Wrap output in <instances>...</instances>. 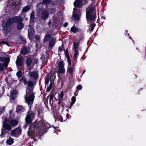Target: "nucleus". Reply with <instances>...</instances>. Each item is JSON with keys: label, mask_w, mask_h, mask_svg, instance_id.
<instances>
[{"label": "nucleus", "mask_w": 146, "mask_h": 146, "mask_svg": "<svg viewBox=\"0 0 146 146\" xmlns=\"http://www.w3.org/2000/svg\"><path fill=\"white\" fill-rule=\"evenodd\" d=\"M20 39L23 42H26V40L24 37H20Z\"/></svg>", "instance_id": "nucleus-54"}, {"label": "nucleus", "mask_w": 146, "mask_h": 146, "mask_svg": "<svg viewBox=\"0 0 146 146\" xmlns=\"http://www.w3.org/2000/svg\"><path fill=\"white\" fill-rule=\"evenodd\" d=\"M68 66H71V60H68Z\"/></svg>", "instance_id": "nucleus-56"}, {"label": "nucleus", "mask_w": 146, "mask_h": 146, "mask_svg": "<svg viewBox=\"0 0 146 146\" xmlns=\"http://www.w3.org/2000/svg\"><path fill=\"white\" fill-rule=\"evenodd\" d=\"M29 50H28L27 48L26 47H24L22 49L20 52V54H21L23 55H25L29 53Z\"/></svg>", "instance_id": "nucleus-22"}, {"label": "nucleus", "mask_w": 146, "mask_h": 146, "mask_svg": "<svg viewBox=\"0 0 146 146\" xmlns=\"http://www.w3.org/2000/svg\"><path fill=\"white\" fill-rule=\"evenodd\" d=\"M83 4V2L80 1V0H76L74 3V6L76 8L82 7Z\"/></svg>", "instance_id": "nucleus-15"}, {"label": "nucleus", "mask_w": 146, "mask_h": 146, "mask_svg": "<svg viewBox=\"0 0 146 146\" xmlns=\"http://www.w3.org/2000/svg\"><path fill=\"white\" fill-rule=\"evenodd\" d=\"M80 1H81L82 2H83V3L84 1L85 4H86L87 3V0H80Z\"/></svg>", "instance_id": "nucleus-62"}, {"label": "nucleus", "mask_w": 146, "mask_h": 146, "mask_svg": "<svg viewBox=\"0 0 146 146\" xmlns=\"http://www.w3.org/2000/svg\"><path fill=\"white\" fill-rule=\"evenodd\" d=\"M18 124V121L15 119H11L10 121V124L12 127H14L17 125Z\"/></svg>", "instance_id": "nucleus-18"}, {"label": "nucleus", "mask_w": 146, "mask_h": 146, "mask_svg": "<svg viewBox=\"0 0 146 146\" xmlns=\"http://www.w3.org/2000/svg\"><path fill=\"white\" fill-rule=\"evenodd\" d=\"M23 58L19 57V56H17V60L16 61V64L17 66H22L23 65Z\"/></svg>", "instance_id": "nucleus-14"}, {"label": "nucleus", "mask_w": 146, "mask_h": 146, "mask_svg": "<svg viewBox=\"0 0 146 146\" xmlns=\"http://www.w3.org/2000/svg\"><path fill=\"white\" fill-rule=\"evenodd\" d=\"M14 139L10 137H9V138L7 139L6 141V145H12L14 142Z\"/></svg>", "instance_id": "nucleus-17"}, {"label": "nucleus", "mask_w": 146, "mask_h": 146, "mask_svg": "<svg viewBox=\"0 0 146 146\" xmlns=\"http://www.w3.org/2000/svg\"><path fill=\"white\" fill-rule=\"evenodd\" d=\"M94 8L92 7L86 12V17L87 21L93 23L96 21V13L94 11Z\"/></svg>", "instance_id": "nucleus-3"}, {"label": "nucleus", "mask_w": 146, "mask_h": 146, "mask_svg": "<svg viewBox=\"0 0 146 146\" xmlns=\"http://www.w3.org/2000/svg\"><path fill=\"white\" fill-rule=\"evenodd\" d=\"M5 109V107H2L0 108V115L4 111Z\"/></svg>", "instance_id": "nucleus-47"}, {"label": "nucleus", "mask_w": 146, "mask_h": 146, "mask_svg": "<svg viewBox=\"0 0 146 146\" xmlns=\"http://www.w3.org/2000/svg\"><path fill=\"white\" fill-rule=\"evenodd\" d=\"M2 27L3 31L4 33L6 35L8 34V33L10 32L12 29L11 26L13 25L12 21L9 19L5 23H2Z\"/></svg>", "instance_id": "nucleus-4"}, {"label": "nucleus", "mask_w": 146, "mask_h": 146, "mask_svg": "<svg viewBox=\"0 0 146 146\" xmlns=\"http://www.w3.org/2000/svg\"><path fill=\"white\" fill-rule=\"evenodd\" d=\"M80 11L76 8H74L73 12V14L74 13L73 15V17L74 18L75 20L79 21L80 19V15H78Z\"/></svg>", "instance_id": "nucleus-12"}, {"label": "nucleus", "mask_w": 146, "mask_h": 146, "mask_svg": "<svg viewBox=\"0 0 146 146\" xmlns=\"http://www.w3.org/2000/svg\"><path fill=\"white\" fill-rule=\"evenodd\" d=\"M7 131L6 130H5L4 128H3L2 127L1 129V133L0 134V136H1V138L5 136V135L7 133H8L9 132Z\"/></svg>", "instance_id": "nucleus-20"}, {"label": "nucleus", "mask_w": 146, "mask_h": 146, "mask_svg": "<svg viewBox=\"0 0 146 146\" xmlns=\"http://www.w3.org/2000/svg\"><path fill=\"white\" fill-rule=\"evenodd\" d=\"M64 104L65 103L63 102H61L60 105L62 107L64 108Z\"/></svg>", "instance_id": "nucleus-60"}, {"label": "nucleus", "mask_w": 146, "mask_h": 146, "mask_svg": "<svg viewBox=\"0 0 146 146\" xmlns=\"http://www.w3.org/2000/svg\"><path fill=\"white\" fill-rule=\"evenodd\" d=\"M25 97L26 102L28 104L29 108L25 117V125L24 126L25 128L27 126L31 123L35 118L34 112L31 110V106L33 104L35 99L34 94H32L30 96H27Z\"/></svg>", "instance_id": "nucleus-1"}, {"label": "nucleus", "mask_w": 146, "mask_h": 146, "mask_svg": "<svg viewBox=\"0 0 146 146\" xmlns=\"http://www.w3.org/2000/svg\"><path fill=\"white\" fill-rule=\"evenodd\" d=\"M76 60H75L74 62H73L72 63V66L74 68V66L76 64Z\"/></svg>", "instance_id": "nucleus-59"}, {"label": "nucleus", "mask_w": 146, "mask_h": 146, "mask_svg": "<svg viewBox=\"0 0 146 146\" xmlns=\"http://www.w3.org/2000/svg\"><path fill=\"white\" fill-rule=\"evenodd\" d=\"M35 109L36 111L37 110L38 115H40V114L42 112V108H37L36 107H35Z\"/></svg>", "instance_id": "nucleus-38"}, {"label": "nucleus", "mask_w": 146, "mask_h": 146, "mask_svg": "<svg viewBox=\"0 0 146 146\" xmlns=\"http://www.w3.org/2000/svg\"><path fill=\"white\" fill-rule=\"evenodd\" d=\"M7 44V45L8 46H9V43L5 41H1L0 42V45L1 44Z\"/></svg>", "instance_id": "nucleus-48"}, {"label": "nucleus", "mask_w": 146, "mask_h": 146, "mask_svg": "<svg viewBox=\"0 0 146 146\" xmlns=\"http://www.w3.org/2000/svg\"><path fill=\"white\" fill-rule=\"evenodd\" d=\"M76 101V98L75 96H73L71 98V102L70 104L72 105H73Z\"/></svg>", "instance_id": "nucleus-41"}, {"label": "nucleus", "mask_w": 146, "mask_h": 146, "mask_svg": "<svg viewBox=\"0 0 146 146\" xmlns=\"http://www.w3.org/2000/svg\"><path fill=\"white\" fill-rule=\"evenodd\" d=\"M58 51L61 52V51H63V49H62V48L60 46L58 47Z\"/></svg>", "instance_id": "nucleus-57"}, {"label": "nucleus", "mask_w": 146, "mask_h": 146, "mask_svg": "<svg viewBox=\"0 0 146 146\" xmlns=\"http://www.w3.org/2000/svg\"><path fill=\"white\" fill-rule=\"evenodd\" d=\"M78 31V28L75 27L74 26H72L70 29V31L74 33H76Z\"/></svg>", "instance_id": "nucleus-32"}, {"label": "nucleus", "mask_w": 146, "mask_h": 146, "mask_svg": "<svg viewBox=\"0 0 146 146\" xmlns=\"http://www.w3.org/2000/svg\"><path fill=\"white\" fill-rule=\"evenodd\" d=\"M68 23H65L64 24V27H66L68 25Z\"/></svg>", "instance_id": "nucleus-64"}, {"label": "nucleus", "mask_w": 146, "mask_h": 146, "mask_svg": "<svg viewBox=\"0 0 146 146\" xmlns=\"http://www.w3.org/2000/svg\"><path fill=\"white\" fill-rule=\"evenodd\" d=\"M51 37V35L50 34H46L44 38V41L47 42L49 41Z\"/></svg>", "instance_id": "nucleus-27"}, {"label": "nucleus", "mask_w": 146, "mask_h": 146, "mask_svg": "<svg viewBox=\"0 0 146 146\" xmlns=\"http://www.w3.org/2000/svg\"><path fill=\"white\" fill-rule=\"evenodd\" d=\"M74 68L72 67V66L68 67L67 71L71 75H72L73 74Z\"/></svg>", "instance_id": "nucleus-30"}, {"label": "nucleus", "mask_w": 146, "mask_h": 146, "mask_svg": "<svg viewBox=\"0 0 146 146\" xmlns=\"http://www.w3.org/2000/svg\"><path fill=\"white\" fill-rule=\"evenodd\" d=\"M19 81L20 82L23 81L25 85L27 84V88H34V86H35V85H34L33 81L31 80L29 81H27L26 78L24 76L22 77L20 79Z\"/></svg>", "instance_id": "nucleus-6"}, {"label": "nucleus", "mask_w": 146, "mask_h": 146, "mask_svg": "<svg viewBox=\"0 0 146 146\" xmlns=\"http://www.w3.org/2000/svg\"><path fill=\"white\" fill-rule=\"evenodd\" d=\"M91 23L90 25L89 29L88 30V31L90 30V32H92L93 31L95 27L96 26V24L94 23H93L90 22Z\"/></svg>", "instance_id": "nucleus-28"}, {"label": "nucleus", "mask_w": 146, "mask_h": 146, "mask_svg": "<svg viewBox=\"0 0 146 146\" xmlns=\"http://www.w3.org/2000/svg\"><path fill=\"white\" fill-rule=\"evenodd\" d=\"M4 67H5L4 64L0 63V72L3 70Z\"/></svg>", "instance_id": "nucleus-45"}, {"label": "nucleus", "mask_w": 146, "mask_h": 146, "mask_svg": "<svg viewBox=\"0 0 146 146\" xmlns=\"http://www.w3.org/2000/svg\"><path fill=\"white\" fill-rule=\"evenodd\" d=\"M2 127L8 131H11L12 129L11 126L9 124H3Z\"/></svg>", "instance_id": "nucleus-16"}, {"label": "nucleus", "mask_w": 146, "mask_h": 146, "mask_svg": "<svg viewBox=\"0 0 146 146\" xmlns=\"http://www.w3.org/2000/svg\"><path fill=\"white\" fill-rule=\"evenodd\" d=\"M25 125V124L23 126V128L24 129H26L27 127L30 125L28 131V135L31 139L33 140L34 141H37L38 139H39V138L38 136L35 135V132L36 133H39L40 132V129L39 123H38L36 121L33 122L32 123L29 124L28 125H27V127L25 128L24 126Z\"/></svg>", "instance_id": "nucleus-2"}, {"label": "nucleus", "mask_w": 146, "mask_h": 146, "mask_svg": "<svg viewBox=\"0 0 146 146\" xmlns=\"http://www.w3.org/2000/svg\"><path fill=\"white\" fill-rule=\"evenodd\" d=\"M29 29L28 32V36L30 40H32L34 39V35L35 31L33 26L29 25Z\"/></svg>", "instance_id": "nucleus-8"}, {"label": "nucleus", "mask_w": 146, "mask_h": 146, "mask_svg": "<svg viewBox=\"0 0 146 146\" xmlns=\"http://www.w3.org/2000/svg\"><path fill=\"white\" fill-rule=\"evenodd\" d=\"M49 10L50 11V13L51 14L54 13L56 12V10L55 8H49Z\"/></svg>", "instance_id": "nucleus-42"}, {"label": "nucleus", "mask_w": 146, "mask_h": 146, "mask_svg": "<svg viewBox=\"0 0 146 146\" xmlns=\"http://www.w3.org/2000/svg\"><path fill=\"white\" fill-rule=\"evenodd\" d=\"M43 2L44 4H47L50 2V0H43Z\"/></svg>", "instance_id": "nucleus-49"}, {"label": "nucleus", "mask_w": 146, "mask_h": 146, "mask_svg": "<svg viewBox=\"0 0 146 146\" xmlns=\"http://www.w3.org/2000/svg\"><path fill=\"white\" fill-rule=\"evenodd\" d=\"M49 14L47 10H44L41 13V18L42 19L44 20H46L48 18Z\"/></svg>", "instance_id": "nucleus-13"}, {"label": "nucleus", "mask_w": 146, "mask_h": 146, "mask_svg": "<svg viewBox=\"0 0 146 146\" xmlns=\"http://www.w3.org/2000/svg\"><path fill=\"white\" fill-rule=\"evenodd\" d=\"M53 95L52 94L50 96V98H49V102L51 106L53 105L52 103L53 102Z\"/></svg>", "instance_id": "nucleus-36"}, {"label": "nucleus", "mask_w": 146, "mask_h": 146, "mask_svg": "<svg viewBox=\"0 0 146 146\" xmlns=\"http://www.w3.org/2000/svg\"><path fill=\"white\" fill-rule=\"evenodd\" d=\"M32 62V59L29 57L27 58L26 60V64L28 66H30Z\"/></svg>", "instance_id": "nucleus-29"}, {"label": "nucleus", "mask_w": 146, "mask_h": 146, "mask_svg": "<svg viewBox=\"0 0 146 146\" xmlns=\"http://www.w3.org/2000/svg\"><path fill=\"white\" fill-rule=\"evenodd\" d=\"M46 60H44L43 61H42V65H43V66H44L46 63Z\"/></svg>", "instance_id": "nucleus-61"}, {"label": "nucleus", "mask_w": 146, "mask_h": 146, "mask_svg": "<svg viewBox=\"0 0 146 146\" xmlns=\"http://www.w3.org/2000/svg\"><path fill=\"white\" fill-rule=\"evenodd\" d=\"M69 117H70V115L69 114H68V113H67L66 114V120L67 119H68Z\"/></svg>", "instance_id": "nucleus-63"}, {"label": "nucleus", "mask_w": 146, "mask_h": 146, "mask_svg": "<svg viewBox=\"0 0 146 146\" xmlns=\"http://www.w3.org/2000/svg\"><path fill=\"white\" fill-rule=\"evenodd\" d=\"M0 61L1 62H4V67L7 68L10 61V58L8 57L5 58L3 57H0Z\"/></svg>", "instance_id": "nucleus-11"}, {"label": "nucleus", "mask_w": 146, "mask_h": 146, "mask_svg": "<svg viewBox=\"0 0 146 146\" xmlns=\"http://www.w3.org/2000/svg\"><path fill=\"white\" fill-rule=\"evenodd\" d=\"M38 59H36L33 62V63L35 64H36L37 63Z\"/></svg>", "instance_id": "nucleus-55"}, {"label": "nucleus", "mask_w": 146, "mask_h": 146, "mask_svg": "<svg viewBox=\"0 0 146 146\" xmlns=\"http://www.w3.org/2000/svg\"><path fill=\"white\" fill-rule=\"evenodd\" d=\"M30 9V7L28 5H27L22 9V12L23 13H26Z\"/></svg>", "instance_id": "nucleus-33"}, {"label": "nucleus", "mask_w": 146, "mask_h": 146, "mask_svg": "<svg viewBox=\"0 0 146 146\" xmlns=\"http://www.w3.org/2000/svg\"><path fill=\"white\" fill-rule=\"evenodd\" d=\"M64 63L63 61L60 62L58 64V66L59 68L64 67Z\"/></svg>", "instance_id": "nucleus-37"}, {"label": "nucleus", "mask_w": 146, "mask_h": 146, "mask_svg": "<svg viewBox=\"0 0 146 146\" xmlns=\"http://www.w3.org/2000/svg\"><path fill=\"white\" fill-rule=\"evenodd\" d=\"M39 124L40 132H42L44 133H46L47 129L51 127L50 125L43 120L40 121Z\"/></svg>", "instance_id": "nucleus-5"}, {"label": "nucleus", "mask_w": 146, "mask_h": 146, "mask_svg": "<svg viewBox=\"0 0 146 146\" xmlns=\"http://www.w3.org/2000/svg\"><path fill=\"white\" fill-rule=\"evenodd\" d=\"M21 133L22 130L18 127L11 130V131L10 135L11 136L18 137L21 135Z\"/></svg>", "instance_id": "nucleus-7"}, {"label": "nucleus", "mask_w": 146, "mask_h": 146, "mask_svg": "<svg viewBox=\"0 0 146 146\" xmlns=\"http://www.w3.org/2000/svg\"><path fill=\"white\" fill-rule=\"evenodd\" d=\"M59 74H64L65 72V69L64 67L59 68L58 70Z\"/></svg>", "instance_id": "nucleus-35"}, {"label": "nucleus", "mask_w": 146, "mask_h": 146, "mask_svg": "<svg viewBox=\"0 0 146 146\" xmlns=\"http://www.w3.org/2000/svg\"><path fill=\"white\" fill-rule=\"evenodd\" d=\"M16 75L19 78H20L22 76V72L21 71H18L16 73Z\"/></svg>", "instance_id": "nucleus-40"}, {"label": "nucleus", "mask_w": 146, "mask_h": 146, "mask_svg": "<svg viewBox=\"0 0 146 146\" xmlns=\"http://www.w3.org/2000/svg\"><path fill=\"white\" fill-rule=\"evenodd\" d=\"M49 81V77H47L45 80V84L46 85L48 84Z\"/></svg>", "instance_id": "nucleus-51"}, {"label": "nucleus", "mask_w": 146, "mask_h": 146, "mask_svg": "<svg viewBox=\"0 0 146 146\" xmlns=\"http://www.w3.org/2000/svg\"><path fill=\"white\" fill-rule=\"evenodd\" d=\"M11 119H9L7 118H5L3 124H10V121Z\"/></svg>", "instance_id": "nucleus-43"}, {"label": "nucleus", "mask_w": 146, "mask_h": 146, "mask_svg": "<svg viewBox=\"0 0 146 146\" xmlns=\"http://www.w3.org/2000/svg\"><path fill=\"white\" fill-rule=\"evenodd\" d=\"M45 60L47 61L49 55L46 54V55H45Z\"/></svg>", "instance_id": "nucleus-58"}, {"label": "nucleus", "mask_w": 146, "mask_h": 146, "mask_svg": "<svg viewBox=\"0 0 146 146\" xmlns=\"http://www.w3.org/2000/svg\"><path fill=\"white\" fill-rule=\"evenodd\" d=\"M74 53L73 56V60H75L78 55V50L73 51Z\"/></svg>", "instance_id": "nucleus-44"}, {"label": "nucleus", "mask_w": 146, "mask_h": 146, "mask_svg": "<svg viewBox=\"0 0 146 146\" xmlns=\"http://www.w3.org/2000/svg\"><path fill=\"white\" fill-rule=\"evenodd\" d=\"M35 16L34 12L33 11H32L30 14V22L33 23L35 19Z\"/></svg>", "instance_id": "nucleus-26"}, {"label": "nucleus", "mask_w": 146, "mask_h": 146, "mask_svg": "<svg viewBox=\"0 0 146 146\" xmlns=\"http://www.w3.org/2000/svg\"><path fill=\"white\" fill-rule=\"evenodd\" d=\"M79 46V43L77 41V42H74L73 44L72 49L73 51L78 50L77 49L78 48Z\"/></svg>", "instance_id": "nucleus-23"}, {"label": "nucleus", "mask_w": 146, "mask_h": 146, "mask_svg": "<svg viewBox=\"0 0 146 146\" xmlns=\"http://www.w3.org/2000/svg\"><path fill=\"white\" fill-rule=\"evenodd\" d=\"M56 38H55L51 39L49 43V47L52 48L54 46L56 42Z\"/></svg>", "instance_id": "nucleus-25"}, {"label": "nucleus", "mask_w": 146, "mask_h": 146, "mask_svg": "<svg viewBox=\"0 0 146 146\" xmlns=\"http://www.w3.org/2000/svg\"><path fill=\"white\" fill-rule=\"evenodd\" d=\"M40 59H41L42 61L45 60V56L43 55H42L41 56Z\"/></svg>", "instance_id": "nucleus-53"}, {"label": "nucleus", "mask_w": 146, "mask_h": 146, "mask_svg": "<svg viewBox=\"0 0 146 146\" xmlns=\"http://www.w3.org/2000/svg\"><path fill=\"white\" fill-rule=\"evenodd\" d=\"M35 38L36 40L37 41H40V36L39 35H35Z\"/></svg>", "instance_id": "nucleus-46"}, {"label": "nucleus", "mask_w": 146, "mask_h": 146, "mask_svg": "<svg viewBox=\"0 0 146 146\" xmlns=\"http://www.w3.org/2000/svg\"><path fill=\"white\" fill-rule=\"evenodd\" d=\"M64 96V92L63 91H62L60 92V100H61L62 99Z\"/></svg>", "instance_id": "nucleus-52"}, {"label": "nucleus", "mask_w": 146, "mask_h": 146, "mask_svg": "<svg viewBox=\"0 0 146 146\" xmlns=\"http://www.w3.org/2000/svg\"><path fill=\"white\" fill-rule=\"evenodd\" d=\"M18 93V92L16 90L13 91L12 92H11V98L12 100H14L17 97Z\"/></svg>", "instance_id": "nucleus-24"}, {"label": "nucleus", "mask_w": 146, "mask_h": 146, "mask_svg": "<svg viewBox=\"0 0 146 146\" xmlns=\"http://www.w3.org/2000/svg\"><path fill=\"white\" fill-rule=\"evenodd\" d=\"M24 108L21 105H17L16 108V111L17 113L23 111Z\"/></svg>", "instance_id": "nucleus-21"}, {"label": "nucleus", "mask_w": 146, "mask_h": 146, "mask_svg": "<svg viewBox=\"0 0 146 146\" xmlns=\"http://www.w3.org/2000/svg\"><path fill=\"white\" fill-rule=\"evenodd\" d=\"M9 20L12 21V24L13 23H18L23 21V19L21 17L18 16L15 17L14 18L11 17L9 18Z\"/></svg>", "instance_id": "nucleus-9"}, {"label": "nucleus", "mask_w": 146, "mask_h": 146, "mask_svg": "<svg viewBox=\"0 0 146 146\" xmlns=\"http://www.w3.org/2000/svg\"><path fill=\"white\" fill-rule=\"evenodd\" d=\"M24 27V24L22 22H20L17 25V28L19 30H21Z\"/></svg>", "instance_id": "nucleus-31"}, {"label": "nucleus", "mask_w": 146, "mask_h": 146, "mask_svg": "<svg viewBox=\"0 0 146 146\" xmlns=\"http://www.w3.org/2000/svg\"><path fill=\"white\" fill-rule=\"evenodd\" d=\"M52 81L51 80L50 83L49 87H47V88L46 90V92H49L51 90V89L52 87Z\"/></svg>", "instance_id": "nucleus-39"}, {"label": "nucleus", "mask_w": 146, "mask_h": 146, "mask_svg": "<svg viewBox=\"0 0 146 146\" xmlns=\"http://www.w3.org/2000/svg\"><path fill=\"white\" fill-rule=\"evenodd\" d=\"M26 88V95L27 96H30L32 94H35V93L33 92V88H27V87Z\"/></svg>", "instance_id": "nucleus-19"}, {"label": "nucleus", "mask_w": 146, "mask_h": 146, "mask_svg": "<svg viewBox=\"0 0 146 146\" xmlns=\"http://www.w3.org/2000/svg\"><path fill=\"white\" fill-rule=\"evenodd\" d=\"M56 118H57V119L58 121H60L61 122L63 121L65 122L66 121V119L64 120L62 116L61 115H57L56 117Z\"/></svg>", "instance_id": "nucleus-34"}, {"label": "nucleus", "mask_w": 146, "mask_h": 146, "mask_svg": "<svg viewBox=\"0 0 146 146\" xmlns=\"http://www.w3.org/2000/svg\"><path fill=\"white\" fill-rule=\"evenodd\" d=\"M82 87L81 85H79L77 86L76 88L77 90H81L82 89Z\"/></svg>", "instance_id": "nucleus-50"}, {"label": "nucleus", "mask_w": 146, "mask_h": 146, "mask_svg": "<svg viewBox=\"0 0 146 146\" xmlns=\"http://www.w3.org/2000/svg\"><path fill=\"white\" fill-rule=\"evenodd\" d=\"M31 70V69L30 68L29 69V72L28 74H29V77L33 78L35 80H37L38 78V75L37 72L35 71L30 72Z\"/></svg>", "instance_id": "nucleus-10"}]
</instances>
